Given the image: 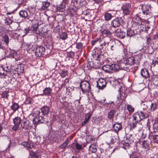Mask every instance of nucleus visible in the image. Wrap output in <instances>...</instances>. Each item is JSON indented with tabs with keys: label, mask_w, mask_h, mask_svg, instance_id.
Returning <instances> with one entry per match:
<instances>
[{
	"label": "nucleus",
	"mask_w": 158,
	"mask_h": 158,
	"mask_svg": "<svg viewBox=\"0 0 158 158\" xmlns=\"http://www.w3.org/2000/svg\"><path fill=\"white\" fill-rule=\"evenodd\" d=\"M104 43L105 45H103V46L107 47V49H109L112 51H114L115 50L116 47L115 42L111 38H105Z\"/></svg>",
	"instance_id": "obj_1"
},
{
	"label": "nucleus",
	"mask_w": 158,
	"mask_h": 158,
	"mask_svg": "<svg viewBox=\"0 0 158 158\" xmlns=\"http://www.w3.org/2000/svg\"><path fill=\"white\" fill-rule=\"evenodd\" d=\"M142 13L147 19H148L152 16V7L150 5L144 4L141 6Z\"/></svg>",
	"instance_id": "obj_2"
},
{
	"label": "nucleus",
	"mask_w": 158,
	"mask_h": 158,
	"mask_svg": "<svg viewBox=\"0 0 158 158\" xmlns=\"http://www.w3.org/2000/svg\"><path fill=\"white\" fill-rule=\"evenodd\" d=\"M80 87L83 94H87L91 91L90 84L87 81H81L80 84Z\"/></svg>",
	"instance_id": "obj_3"
},
{
	"label": "nucleus",
	"mask_w": 158,
	"mask_h": 158,
	"mask_svg": "<svg viewBox=\"0 0 158 158\" xmlns=\"http://www.w3.org/2000/svg\"><path fill=\"white\" fill-rule=\"evenodd\" d=\"M33 123L35 125H38L45 123L47 122L44 120V118L41 114L39 111H37L36 115L35 116L32 120Z\"/></svg>",
	"instance_id": "obj_4"
},
{
	"label": "nucleus",
	"mask_w": 158,
	"mask_h": 158,
	"mask_svg": "<svg viewBox=\"0 0 158 158\" xmlns=\"http://www.w3.org/2000/svg\"><path fill=\"white\" fill-rule=\"evenodd\" d=\"M92 55L93 59L95 60H98L99 61H103L104 60L105 58L103 53L100 52L97 49L93 50Z\"/></svg>",
	"instance_id": "obj_5"
},
{
	"label": "nucleus",
	"mask_w": 158,
	"mask_h": 158,
	"mask_svg": "<svg viewBox=\"0 0 158 158\" xmlns=\"http://www.w3.org/2000/svg\"><path fill=\"white\" fill-rule=\"evenodd\" d=\"M39 26V24L37 23L33 24L31 26L29 27L27 29L22 30V31L24 34H21V35L22 36H24L28 33L32 34L37 30Z\"/></svg>",
	"instance_id": "obj_6"
},
{
	"label": "nucleus",
	"mask_w": 158,
	"mask_h": 158,
	"mask_svg": "<svg viewBox=\"0 0 158 158\" xmlns=\"http://www.w3.org/2000/svg\"><path fill=\"white\" fill-rule=\"evenodd\" d=\"M121 10L124 15H130L131 11V5L127 2L123 3L121 6Z\"/></svg>",
	"instance_id": "obj_7"
},
{
	"label": "nucleus",
	"mask_w": 158,
	"mask_h": 158,
	"mask_svg": "<svg viewBox=\"0 0 158 158\" xmlns=\"http://www.w3.org/2000/svg\"><path fill=\"white\" fill-rule=\"evenodd\" d=\"M142 19L137 15H135L132 19V28H135L136 29L139 28L140 23Z\"/></svg>",
	"instance_id": "obj_8"
},
{
	"label": "nucleus",
	"mask_w": 158,
	"mask_h": 158,
	"mask_svg": "<svg viewBox=\"0 0 158 158\" xmlns=\"http://www.w3.org/2000/svg\"><path fill=\"white\" fill-rule=\"evenodd\" d=\"M140 29H136L134 27L133 28L131 27V28H128L127 30V35L129 37H131L133 35L138 34L140 33Z\"/></svg>",
	"instance_id": "obj_9"
},
{
	"label": "nucleus",
	"mask_w": 158,
	"mask_h": 158,
	"mask_svg": "<svg viewBox=\"0 0 158 158\" xmlns=\"http://www.w3.org/2000/svg\"><path fill=\"white\" fill-rule=\"evenodd\" d=\"M123 20L121 17H118L111 21V25L114 28L119 27L123 23Z\"/></svg>",
	"instance_id": "obj_10"
},
{
	"label": "nucleus",
	"mask_w": 158,
	"mask_h": 158,
	"mask_svg": "<svg viewBox=\"0 0 158 158\" xmlns=\"http://www.w3.org/2000/svg\"><path fill=\"white\" fill-rule=\"evenodd\" d=\"M21 121L22 119L19 117H16L13 119L14 125L12 127V129L13 131H16L19 129V125L21 123Z\"/></svg>",
	"instance_id": "obj_11"
},
{
	"label": "nucleus",
	"mask_w": 158,
	"mask_h": 158,
	"mask_svg": "<svg viewBox=\"0 0 158 158\" xmlns=\"http://www.w3.org/2000/svg\"><path fill=\"white\" fill-rule=\"evenodd\" d=\"M45 50L44 47L40 46L36 48L35 54L37 57H40L42 56L44 54Z\"/></svg>",
	"instance_id": "obj_12"
},
{
	"label": "nucleus",
	"mask_w": 158,
	"mask_h": 158,
	"mask_svg": "<svg viewBox=\"0 0 158 158\" xmlns=\"http://www.w3.org/2000/svg\"><path fill=\"white\" fill-rule=\"evenodd\" d=\"M138 143L139 144L141 148L145 149L149 147L151 142L149 140L140 139Z\"/></svg>",
	"instance_id": "obj_13"
},
{
	"label": "nucleus",
	"mask_w": 158,
	"mask_h": 158,
	"mask_svg": "<svg viewBox=\"0 0 158 158\" xmlns=\"http://www.w3.org/2000/svg\"><path fill=\"white\" fill-rule=\"evenodd\" d=\"M106 82L103 78H100L97 81V86L99 89H102L106 87Z\"/></svg>",
	"instance_id": "obj_14"
},
{
	"label": "nucleus",
	"mask_w": 158,
	"mask_h": 158,
	"mask_svg": "<svg viewBox=\"0 0 158 158\" xmlns=\"http://www.w3.org/2000/svg\"><path fill=\"white\" fill-rule=\"evenodd\" d=\"M114 30H113L112 27H110L109 30L104 29L102 31V34L103 36V38L109 37L111 38L110 36L112 35L113 33H114Z\"/></svg>",
	"instance_id": "obj_15"
},
{
	"label": "nucleus",
	"mask_w": 158,
	"mask_h": 158,
	"mask_svg": "<svg viewBox=\"0 0 158 158\" xmlns=\"http://www.w3.org/2000/svg\"><path fill=\"white\" fill-rule=\"evenodd\" d=\"M17 52L16 51L9 49L7 50L5 52V55L6 56L10 58H15L16 59L15 56H16Z\"/></svg>",
	"instance_id": "obj_16"
},
{
	"label": "nucleus",
	"mask_w": 158,
	"mask_h": 158,
	"mask_svg": "<svg viewBox=\"0 0 158 158\" xmlns=\"http://www.w3.org/2000/svg\"><path fill=\"white\" fill-rule=\"evenodd\" d=\"M114 30V35L118 38L122 39L125 37V33L122 31L121 29L118 28L116 30Z\"/></svg>",
	"instance_id": "obj_17"
},
{
	"label": "nucleus",
	"mask_w": 158,
	"mask_h": 158,
	"mask_svg": "<svg viewBox=\"0 0 158 158\" xmlns=\"http://www.w3.org/2000/svg\"><path fill=\"white\" fill-rule=\"evenodd\" d=\"M105 39V38L102 39L97 38L91 41V44L94 46L96 43H99L101 46H103V45H105L104 43Z\"/></svg>",
	"instance_id": "obj_18"
},
{
	"label": "nucleus",
	"mask_w": 158,
	"mask_h": 158,
	"mask_svg": "<svg viewBox=\"0 0 158 158\" xmlns=\"http://www.w3.org/2000/svg\"><path fill=\"white\" fill-rule=\"evenodd\" d=\"M23 44L27 51H34L35 49V46L31 42H25Z\"/></svg>",
	"instance_id": "obj_19"
},
{
	"label": "nucleus",
	"mask_w": 158,
	"mask_h": 158,
	"mask_svg": "<svg viewBox=\"0 0 158 158\" xmlns=\"http://www.w3.org/2000/svg\"><path fill=\"white\" fill-rule=\"evenodd\" d=\"M52 93V89L50 87H46L43 90V94L40 95L41 96L44 95L45 96H49Z\"/></svg>",
	"instance_id": "obj_20"
},
{
	"label": "nucleus",
	"mask_w": 158,
	"mask_h": 158,
	"mask_svg": "<svg viewBox=\"0 0 158 158\" xmlns=\"http://www.w3.org/2000/svg\"><path fill=\"white\" fill-rule=\"evenodd\" d=\"M22 128L25 130H28L31 127L30 123L29 120L25 119L24 120L21 125Z\"/></svg>",
	"instance_id": "obj_21"
},
{
	"label": "nucleus",
	"mask_w": 158,
	"mask_h": 158,
	"mask_svg": "<svg viewBox=\"0 0 158 158\" xmlns=\"http://www.w3.org/2000/svg\"><path fill=\"white\" fill-rule=\"evenodd\" d=\"M136 60L134 56H131L128 57L125 60V63H126L127 64L130 65H134L135 63Z\"/></svg>",
	"instance_id": "obj_22"
},
{
	"label": "nucleus",
	"mask_w": 158,
	"mask_h": 158,
	"mask_svg": "<svg viewBox=\"0 0 158 158\" xmlns=\"http://www.w3.org/2000/svg\"><path fill=\"white\" fill-rule=\"evenodd\" d=\"M84 147L86 146L85 145H81L77 142H75L71 144L72 148L74 150H77L79 151L82 148V146Z\"/></svg>",
	"instance_id": "obj_23"
},
{
	"label": "nucleus",
	"mask_w": 158,
	"mask_h": 158,
	"mask_svg": "<svg viewBox=\"0 0 158 158\" xmlns=\"http://www.w3.org/2000/svg\"><path fill=\"white\" fill-rule=\"evenodd\" d=\"M50 108L47 106H44L41 109V114L45 115H48L49 112Z\"/></svg>",
	"instance_id": "obj_24"
},
{
	"label": "nucleus",
	"mask_w": 158,
	"mask_h": 158,
	"mask_svg": "<svg viewBox=\"0 0 158 158\" xmlns=\"http://www.w3.org/2000/svg\"><path fill=\"white\" fill-rule=\"evenodd\" d=\"M113 68L111 64H106L102 66V69L106 73H110L113 70Z\"/></svg>",
	"instance_id": "obj_25"
},
{
	"label": "nucleus",
	"mask_w": 158,
	"mask_h": 158,
	"mask_svg": "<svg viewBox=\"0 0 158 158\" xmlns=\"http://www.w3.org/2000/svg\"><path fill=\"white\" fill-rule=\"evenodd\" d=\"M29 11L28 10H22L19 12V15L23 19L28 17V12Z\"/></svg>",
	"instance_id": "obj_26"
},
{
	"label": "nucleus",
	"mask_w": 158,
	"mask_h": 158,
	"mask_svg": "<svg viewBox=\"0 0 158 158\" xmlns=\"http://www.w3.org/2000/svg\"><path fill=\"white\" fill-rule=\"evenodd\" d=\"M91 116V114L90 113H88L85 114V118L82 124V126H85L89 121Z\"/></svg>",
	"instance_id": "obj_27"
},
{
	"label": "nucleus",
	"mask_w": 158,
	"mask_h": 158,
	"mask_svg": "<svg viewBox=\"0 0 158 158\" xmlns=\"http://www.w3.org/2000/svg\"><path fill=\"white\" fill-rule=\"evenodd\" d=\"M141 76L145 79H146L149 76L148 71L145 68L141 69Z\"/></svg>",
	"instance_id": "obj_28"
},
{
	"label": "nucleus",
	"mask_w": 158,
	"mask_h": 158,
	"mask_svg": "<svg viewBox=\"0 0 158 158\" xmlns=\"http://www.w3.org/2000/svg\"><path fill=\"white\" fill-rule=\"evenodd\" d=\"M114 131L117 133L122 128V126L120 123H116L113 126Z\"/></svg>",
	"instance_id": "obj_29"
},
{
	"label": "nucleus",
	"mask_w": 158,
	"mask_h": 158,
	"mask_svg": "<svg viewBox=\"0 0 158 158\" xmlns=\"http://www.w3.org/2000/svg\"><path fill=\"white\" fill-rule=\"evenodd\" d=\"M133 120L136 121L137 122L139 123L142 120L140 118L138 112L132 115Z\"/></svg>",
	"instance_id": "obj_30"
},
{
	"label": "nucleus",
	"mask_w": 158,
	"mask_h": 158,
	"mask_svg": "<svg viewBox=\"0 0 158 158\" xmlns=\"http://www.w3.org/2000/svg\"><path fill=\"white\" fill-rule=\"evenodd\" d=\"M65 7V5L61 3L59 6H56L55 9V11L56 12H62L64 10Z\"/></svg>",
	"instance_id": "obj_31"
},
{
	"label": "nucleus",
	"mask_w": 158,
	"mask_h": 158,
	"mask_svg": "<svg viewBox=\"0 0 158 158\" xmlns=\"http://www.w3.org/2000/svg\"><path fill=\"white\" fill-rule=\"evenodd\" d=\"M29 153L31 156L32 158H41L40 155L37 152H33L31 150L30 151Z\"/></svg>",
	"instance_id": "obj_32"
},
{
	"label": "nucleus",
	"mask_w": 158,
	"mask_h": 158,
	"mask_svg": "<svg viewBox=\"0 0 158 158\" xmlns=\"http://www.w3.org/2000/svg\"><path fill=\"white\" fill-rule=\"evenodd\" d=\"M22 31V32L20 34L15 32H11L10 34V35L11 37L12 38L15 39H17L18 37L20 36L23 37L22 35H21L24 34L23 33V32Z\"/></svg>",
	"instance_id": "obj_33"
},
{
	"label": "nucleus",
	"mask_w": 158,
	"mask_h": 158,
	"mask_svg": "<svg viewBox=\"0 0 158 158\" xmlns=\"http://www.w3.org/2000/svg\"><path fill=\"white\" fill-rule=\"evenodd\" d=\"M115 83L116 84L115 88H117L118 89V91L120 92L121 88L123 85L122 81L121 79H118L117 81H116Z\"/></svg>",
	"instance_id": "obj_34"
},
{
	"label": "nucleus",
	"mask_w": 158,
	"mask_h": 158,
	"mask_svg": "<svg viewBox=\"0 0 158 158\" xmlns=\"http://www.w3.org/2000/svg\"><path fill=\"white\" fill-rule=\"evenodd\" d=\"M152 137L153 141L154 143H158V135H153L152 133H150L148 135V138L149 139H151V138Z\"/></svg>",
	"instance_id": "obj_35"
},
{
	"label": "nucleus",
	"mask_w": 158,
	"mask_h": 158,
	"mask_svg": "<svg viewBox=\"0 0 158 158\" xmlns=\"http://www.w3.org/2000/svg\"><path fill=\"white\" fill-rule=\"evenodd\" d=\"M11 18L13 19V20H14L16 21H17V23H20L23 20V19L20 15L19 16L18 15H13Z\"/></svg>",
	"instance_id": "obj_36"
},
{
	"label": "nucleus",
	"mask_w": 158,
	"mask_h": 158,
	"mask_svg": "<svg viewBox=\"0 0 158 158\" xmlns=\"http://www.w3.org/2000/svg\"><path fill=\"white\" fill-rule=\"evenodd\" d=\"M50 5V3L47 1L43 2L42 4V9L44 10H47Z\"/></svg>",
	"instance_id": "obj_37"
},
{
	"label": "nucleus",
	"mask_w": 158,
	"mask_h": 158,
	"mask_svg": "<svg viewBox=\"0 0 158 158\" xmlns=\"http://www.w3.org/2000/svg\"><path fill=\"white\" fill-rule=\"evenodd\" d=\"M19 105L16 102L13 103L12 105L11 106V109L14 112H15L16 110L19 108Z\"/></svg>",
	"instance_id": "obj_38"
},
{
	"label": "nucleus",
	"mask_w": 158,
	"mask_h": 158,
	"mask_svg": "<svg viewBox=\"0 0 158 158\" xmlns=\"http://www.w3.org/2000/svg\"><path fill=\"white\" fill-rule=\"evenodd\" d=\"M9 40L8 35L6 34H4L2 36V41L4 42L6 45H7L9 43Z\"/></svg>",
	"instance_id": "obj_39"
},
{
	"label": "nucleus",
	"mask_w": 158,
	"mask_h": 158,
	"mask_svg": "<svg viewBox=\"0 0 158 158\" xmlns=\"http://www.w3.org/2000/svg\"><path fill=\"white\" fill-rule=\"evenodd\" d=\"M89 150L90 152L92 153H95L97 151V146L93 144H91L89 147Z\"/></svg>",
	"instance_id": "obj_40"
},
{
	"label": "nucleus",
	"mask_w": 158,
	"mask_h": 158,
	"mask_svg": "<svg viewBox=\"0 0 158 158\" xmlns=\"http://www.w3.org/2000/svg\"><path fill=\"white\" fill-rule=\"evenodd\" d=\"M148 24V21L147 20L142 19L141 22L140 24V27L145 28L146 29V26Z\"/></svg>",
	"instance_id": "obj_41"
},
{
	"label": "nucleus",
	"mask_w": 158,
	"mask_h": 158,
	"mask_svg": "<svg viewBox=\"0 0 158 158\" xmlns=\"http://www.w3.org/2000/svg\"><path fill=\"white\" fill-rule=\"evenodd\" d=\"M115 111L114 110H111L108 113L107 117L109 119H112L114 117Z\"/></svg>",
	"instance_id": "obj_42"
},
{
	"label": "nucleus",
	"mask_w": 158,
	"mask_h": 158,
	"mask_svg": "<svg viewBox=\"0 0 158 158\" xmlns=\"http://www.w3.org/2000/svg\"><path fill=\"white\" fill-rule=\"evenodd\" d=\"M143 53L142 52H140L139 53H136V55H135L134 56L135 58V59L137 61H139L142 57Z\"/></svg>",
	"instance_id": "obj_43"
},
{
	"label": "nucleus",
	"mask_w": 158,
	"mask_h": 158,
	"mask_svg": "<svg viewBox=\"0 0 158 158\" xmlns=\"http://www.w3.org/2000/svg\"><path fill=\"white\" fill-rule=\"evenodd\" d=\"M112 67H113V70L118 71L120 69L119 62L117 64H111Z\"/></svg>",
	"instance_id": "obj_44"
},
{
	"label": "nucleus",
	"mask_w": 158,
	"mask_h": 158,
	"mask_svg": "<svg viewBox=\"0 0 158 158\" xmlns=\"http://www.w3.org/2000/svg\"><path fill=\"white\" fill-rule=\"evenodd\" d=\"M84 47L85 46L81 42L77 43L76 44V47L79 51H81Z\"/></svg>",
	"instance_id": "obj_45"
},
{
	"label": "nucleus",
	"mask_w": 158,
	"mask_h": 158,
	"mask_svg": "<svg viewBox=\"0 0 158 158\" xmlns=\"http://www.w3.org/2000/svg\"><path fill=\"white\" fill-rule=\"evenodd\" d=\"M69 143V141L68 139H66L64 142L60 146V148L61 149H65Z\"/></svg>",
	"instance_id": "obj_46"
},
{
	"label": "nucleus",
	"mask_w": 158,
	"mask_h": 158,
	"mask_svg": "<svg viewBox=\"0 0 158 158\" xmlns=\"http://www.w3.org/2000/svg\"><path fill=\"white\" fill-rule=\"evenodd\" d=\"M104 17L106 21H109L111 19L112 15L111 14L107 13L105 14Z\"/></svg>",
	"instance_id": "obj_47"
},
{
	"label": "nucleus",
	"mask_w": 158,
	"mask_h": 158,
	"mask_svg": "<svg viewBox=\"0 0 158 158\" xmlns=\"http://www.w3.org/2000/svg\"><path fill=\"white\" fill-rule=\"evenodd\" d=\"M139 123L136 122L133 120H132V123L130 124V128L131 129H135L137 127V124Z\"/></svg>",
	"instance_id": "obj_48"
},
{
	"label": "nucleus",
	"mask_w": 158,
	"mask_h": 158,
	"mask_svg": "<svg viewBox=\"0 0 158 158\" xmlns=\"http://www.w3.org/2000/svg\"><path fill=\"white\" fill-rule=\"evenodd\" d=\"M153 129L154 132H158V122L156 121L153 123Z\"/></svg>",
	"instance_id": "obj_49"
},
{
	"label": "nucleus",
	"mask_w": 158,
	"mask_h": 158,
	"mask_svg": "<svg viewBox=\"0 0 158 158\" xmlns=\"http://www.w3.org/2000/svg\"><path fill=\"white\" fill-rule=\"evenodd\" d=\"M60 39L64 40L67 38L68 35L66 33L63 32L60 35Z\"/></svg>",
	"instance_id": "obj_50"
},
{
	"label": "nucleus",
	"mask_w": 158,
	"mask_h": 158,
	"mask_svg": "<svg viewBox=\"0 0 158 158\" xmlns=\"http://www.w3.org/2000/svg\"><path fill=\"white\" fill-rule=\"evenodd\" d=\"M119 66L120 67V69L125 70V69L126 68V63H125V60L124 62H119Z\"/></svg>",
	"instance_id": "obj_51"
},
{
	"label": "nucleus",
	"mask_w": 158,
	"mask_h": 158,
	"mask_svg": "<svg viewBox=\"0 0 158 158\" xmlns=\"http://www.w3.org/2000/svg\"><path fill=\"white\" fill-rule=\"evenodd\" d=\"M13 20L10 19V17H9L6 18L5 21V23L7 25H9L12 23Z\"/></svg>",
	"instance_id": "obj_52"
},
{
	"label": "nucleus",
	"mask_w": 158,
	"mask_h": 158,
	"mask_svg": "<svg viewBox=\"0 0 158 158\" xmlns=\"http://www.w3.org/2000/svg\"><path fill=\"white\" fill-rule=\"evenodd\" d=\"M106 104L110 108H114V107L115 104L113 101H109L108 102H106Z\"/></svg>",
	"instance_id": "obj_53"
},
{
	"label": "nucleus",
	"mask_w": 158,
	"mask_h": 158,
	"mask_svg": "<svg viewBox=\"0 0 158 158\" xmlns=\"http://www.w3.org/2000/svg\"><path fill=\"white\" fill-rule=\"evenodd\" d=\"M138 113H139V115H140V118L142 120L148 117L147 115H146L145 114L141 111L138 112Z\"/></svg>",
	"instance_id": "obj_54"
},
{
	"label": "nucleus",
	"mask_w": 158,
	"mask_h": 158,
	"mask_svg": "<svg viewBox=\"0 0 158 158\" xmlns=\"http://www.w3.org/2000/svg\"><path fill=\"white\" fill-rule=\"evenodd\" d=\"M16 71L18 74L23 73V68L21 67V66H19L16 68Z\"/></svg>",
	"instance_id": "obj_55"
},
{
	"label": "nucleus",
	"mask_w": 158,
	"mask_h": 158,
	"mask_svg": "<svg viewBox=\"0 0 158 158\" xmlns=\"http://www.w3.org/2000/svg\"><path fill=\"white\" fill-rule=\"evenodd\" d=\"M156 104L155 103H152L150 106V109L152 111H154L156 109Z\"/></svg>",
	"instance_id": "obj_56"
},
{
	"label": "nucleus",
	"mask_w": 158,
	"mask_h": 158,
	"mask_svg": "<svg viewBox=\"0 0 158 158\" xmlns=\"http://www.w3.org/2000/svg\"><path fill=\"white\" fill-rule=\"evenodd\" d=\"M75 53L74 52L72 51H70L67 53V56L68 57L73 58L74 56Z\"/></svg>",
	"instance_id": "obj_57"
},
{
	"label": "nucleus",
	"mask_w": 158,
	"mask_h": 158,
	"mask_svg": "<svg viewBox=\"0 0 158 158\" xmlns=\"http://www.w3.org/2000/svg\"><path fill=\"white\" fill-rule=\"evenodd\" d=\"M27 19L31 21H32L34 19V14L33 13H31L29 14L28 15V17H27Z\"/></svg>",
	"instance_id": "obj_58"
},
{
	"label": "nucleus",
	"mask_w": 158,
	"mask_h": 158,
	"mask_svg": "<svg viewBox=\"0 0 158 158\" xmlns=\"http://www.w3.org/2000/svg\"><path fill=\"white\" fill-rule=\"evenodd\" d=\"M127 110L130 112H133L134 111V108L130 105H128L127 106Z\"/></svg>",
	"instance_id": "obj_59"
},
{
	"label": "nucleus",
	"mask_w": 158,
	"mask_h": 158,
	"mask_svg": "<svg viewBox=\"0 0 158 158\" xmlns=\"http://www.w3.org/2000/svg\"><path fill=\"white\" fill-rule=\"evenodd\" d=\"M2 97L3 98H8L9 96L8 93L6 91L3 92L1 94Z\"/></svg>",
	"instance_id": "obj_60"
},
{
	"label": "nucleus",
	"mask_w": 158,
	"mask_h": 158,
	"mask_svg": "<svg viewBox=\"0 0 158 158\" xmlns=\"http://www.w3.org/2000/svg\"><path fill=\"white\" fill-rule=\"evenodd\" d=\"M60 74L62 77H65L67 75V71L65 70H62L61 71Z\"/></svg>",
	"instance_id": "obj_61"
},
{
	"label": "nucleus",
	"mask_w": 158,
	"mask_h": 158,
	"mask_svg": "<svg viewBox=\"0 0 158 158\" xmlns=\"http://www.w3.org/2000/svg\"><path fill=\"white\" fill-rule=\"evenodd\" d=\"M142 128L143 126L142 124L139 123L137 124V127L135 129L138 131H140L142 130Z\"/></svg>",
	"instance_id": "obj_62"
},
{
	"label": "nucleus",
	"mask_w": 158,
	"mask_h": 158,
	"mask_svg": "<svg viewBox=\"0 0 158 158\" xmlns=\"http://www.w3.org/2000/svg\"><path fill=\"white\" fill-rule=\"evenodd\" d=\"M127 139L129 141L130 143H131V142H133V137L132 135H128L127 136Z\"/></svg>",
	"instance_id": "obj_63"
},
{
	"label": "nucleus",
	"mask_w": 158,
	"mask_h": 158,
	"mask_svg": "<svg viewBox=\"0 0 158 158\" xmlns=\"http://www.w3.org/2000/svg\"><path fill=\"white\" fill-rule=\"evenodd\" d=\"M32 101V99L30 98H27L26 99L25 102L26 104H29L31 103Z\"/></svg>",
	"instance_id": "obj_64"
}]
</instances>
